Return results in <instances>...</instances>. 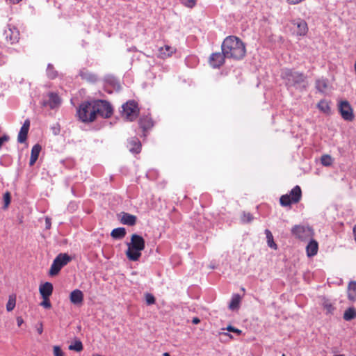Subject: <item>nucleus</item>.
I'll use <instances>...</instances> for the list:
<instances>
[{
	"mask_svg": "<svg viewBox=\"0 0 356 356\" xmlns=\"http://www.w3.org/2000/svg\"><path fill=\"white\" fill-rule=\"evenodd\" d=\"M104 80L106 84L111 86L114 88L120 87L118 80L113 75L105 76Z\"/></svg>",
	"mask_w": 356,
	"mask_h": 356,
	"instance_id": "30",
	"label": "nucleus"
},
{
	"mask_svg": "<svg viewBox=\"0 0 356 356\" xmlns=\"http://www.w3.org/2000/svg\"><path fill=\"white\" fill-rule=\"evenodd\" d=\"M334 356H345L344 355H334Z\"/></svg>",
	"mask_w": 356,
	"mask_h": 356,
	"instance_id": "56",
	"label": "nucleus"
},
{
	"mask_svg": "<svg viewBox=\"0 0 356 356\" xmlns=\"http://www.w3.org/2000/svg\"><path fill=\"white\" fill-rule=\"evenodd\" d=\"M322 306L326 310L327 314H332L335 310V307L333 306L330 300L325 297L322 298Z\"/></svg>",
	"mask_w": 356,
	"mask_h": 356,
	"instance_id": "27",
	"label": "nucleus"
},
{
	"mask_svg": "<svg viewBox=\"0 0 356 356\" xmlns=\"http://www.w3.org/2000/svg\"><path fill=\"white\" fill-rule=\"evenodd\" d=\"M79 74L82 79H84L90 83H95L97 81V76L95 74L90 72L86 69L81 70Z\"/></svg>",
	"mask_w": 356,
	"mask_h": 356,
	"instance_id": "22",
	"label": "nucleus"
},
{
	"mask_svg": "<svg viewBox=\"0 0 356 356\" xmlns=\"http://www.w3.org/2000/svg\"><path fill=\"white\" fill-rule=\"evenodd\" d=\"M289 4L295 5L301 3L304 0H286Z\"/></svg>",
	"mask_w": 356,
	"mask_h": 356,
	"instance_id": "47",
	"label": "nucleus"
},
{
	"mask_svg": "<svg viewBox=\"0 0 356 356\" xmlns=\"http://www.w3.org/2000/svg\"><path fill=\"white\" fill-rule=\"evenodd\" d=\"M318 243L314 240H311L306 247L307 256L311 257L317 254L318 252Z\"/></svg>",
	"mask_w": 356,
	"mask_h": 356,
	"instance_id": "25",
	"label": "nucleus"
},
{
	"mask_svg": "<svg viewBox=\"0 0 356 356\" xmlns=\"http://www.w3.org/2000/svg\"><path fill=\"white\" fill-rule=\"evenodd\" d=\"M173 53V49L170 46L165 45L163 47H161L159 49L160 56L162 58L170 56Z\"/></svg>",
	"mask_w": 356,
	"mask_h": 356,
	"instance_id": "31",
	"label": "nucleus"
},
{
	"mask_svg": "<svg viewBox=\"0 0 356 356\" xmlns=\"http://www.w3.org/2000/svg\"><path fill=\"white\" fill-rule=\"evenodd\" d=\"M282 356H285V355H284V354H283V355H282Z\"/></svg>",
	"mask_w": 356,
	"mask_h": 356,
	"instance_id": "57",
	"label": "nucleus"
},
{
	"mask_svg": "<svg viewBox=\"0 0 356 356\" xmlns=\"http://www.w3.org/2000/svg\"><path fill=\"white\" fill-rule=\"evenodd\" d=\"M3 35L6 40L10 41L11 44L18 42L19 33L15 28H9L8 30L5 31Z\"/></svg>",
	"mask_w": 356,
	"mask_h": 356,
	"instance_id": "17",
	"label": "nucleus"
},
{
	"mask_svg": "<svg viewBox=\"0 0 356 356\" xmlns=\"http://www.w3.org/2000/svg\"><path fill=\"white\" fill-rule=\"evenodd\" d=\"M302 197V191L299 186H294L289 194L282 195L280 198V204L282 207L291 206L300 202Z\"/></svg>",
	"mask_w": 356,
	"mask_h": 356,
	"instance_id": "5",
	"label": "nucleus"
},
{
	"mask_svg": "<svg viewBox=\"0 0 356 356\" xmlns=\"http://www.w3.org/2000/svg\"><path fill=\"white\" fill-rule=\"evenodd\" d=\"M241 302V296L238 294H234L232 297L231 301L229 305V308L231 310H235L239 307Z\"/></svg>",
	"mask_w": 356,
	"mask_h": 356,
	"instance_id": "28",
	"label": "nucleus"
},
{
	"mask_svg": "<svg viewBox=\"0 0 356 356\" xmlns=\"http://www.w3.org/2000/svg\"><path fill=\"white\" fill-rule=\"evenodd\" d=\"M227 56L222 51L213 53L209 58V63L213 68H219L224 63Z\"/></svg>",
	"mask_w": 356,
	"mask_h": 356,
	"instance_id": "11",
	"label": "nucleus"
},
{
	"mask_svg": "<svg viewBox=\"0 0 356 356\" xmlns=\"http://www.w3.org/2000/svg\"><path fill=\"white\" fill-rule=\"evenodd\" d=\"M139 126L145 132L153 127V122L150 117L144 116L139 120Z\"/></svg>",
	"mask_w": 356,
	"mask_h": 356,
	"instance_id": "23",
	"label": "nucleus"
},
{
	"mask_svg": "<svg viewBox=\"0 0 356 356\" xmlns=\"http://www.w3.org/2000/svg\"><path fill=\"white\" fill-rule=\"evenodd\" d=\"M126 229L124 227H118L113 229L111 233V236L114 239H122L126 236Z\"/></svg>",
	"mask_w": 356,
	"mask_h": 356,
	"instance_id": "26",
	"label": "nucleus"
},
{
	"mask_svg": "<svg viewBox=\"0 0 356 356\" xmlns=\"http://www.w3.org/2000/svg\"><path fill=\"white\" fill-rule=\"evenodd\" d=\"M47 75L50 79H54L58 76V72L54 69V65L51 63H49L47 65Z\"/></svg>",
	"mask_w": 356,
	"mask_h": 356,
	"instance_id": "34",
	"label": "nucleus"
},
{
	"mask_svg": "<svg viewBox=\"0 0 356 356\" xmlns=\"http://www.w3.org/2000/svg\"><path fill=\"white\" fill-rule=\"evenodd\" d=\"M62 103L61 98L56 92H50L47 94V98L43 99L41 105L43 107H49L51 109L58 108Z\"/></svg>",
	"mask_w": 356,
	"mask_h": 356,
	"instance_id": "9",
	"label": "nucleus"
},
{
	"mask_svg": "<svg viewBox=\"0 0 356 356\" xmlns=\"http://www.w3.org/2000/svg\"><path fill=\"white\" fill-rule=\"evenodd\" d=\"M46 229H49L51 227V219L49 218H45Z\"/></svg>",
	"mask_w": 356,
	"mask_h": 356,
	"instance_id": "48",
	"label": "nucleus"
},
{
	"mask_svg": "<svg viewBox=\"0 0 356 356\" xmlns=\"http://www.w3.org/2000/svg\"><path fill=\"white\" fill-rule=\"evenodd\" d=\"M200 322V320L199 318L197 317H194L193 319H192V323L195 325H197Z\"/></svg>",
	"mask_w": 356,
	"mask_h": 356,
	"instance_id": "50",
	"label": "nucleus"
},
{
	"mask_svg": "<svg viewBox=\"0 0 356 356\" xmlns=\"http://www.w3.org/2000/svg\"><path fill=\"white\" fill-rule=\"evenodd\" d=\"M92 100L84 101L78 107L76 115L80 121L84 123L92 122L95 121V111L92 108Z\"/></svg>",
	"mask_w": 356,
	"mask_h": 356,
	"instance_id": "4",
	"label": "nucleus"
},
{
	"mask_svg": "<svg viewBox=\"0 0 356 356\" xmlns=\"http://www.w3.org/2000/svg\"><path fill=\"white\" fill-rule=\"evenodd\" d=\"M53 289V284L49 282L41 284L39 288L40 293L43 299L49 298L52 294Z\"/></svg>",
	"mask_w": 356,
	"mask_h": 356,
	"instance_id": "16",
	"label": "nucleus"
},
{
	"mask_svg": "<svg viewBox=\"0 0 356 356\" xmlns=\"http://www.w3.org/2000/svg\"><path fill=\"white\" fill-rule=\"evenodd\" d=\"M280 76L288 90L295 89L300 92H303L309 86L307 75L294 69H282Z\"/></svg>",
	"mask_w": 356,
	"mask_h": 356,
	"instance_id": "1",
	"label": "nucleus"
},
{
	"mask_svg": "<svg viewBox=\"0 0 356 356\" xmlns=\"http://www.w3.org/2000/svg\"><path fill=\"white\" fill-rule=\"evenodd\" d=\"M221 50L227 58L236 60L243 59L246 54L245 43L235 35H229L224 39Z\"/></svg>",
	"mask_w": 356,
	"mask_h": 356,
	"instance_id": "2",
	"label": "nucleus"
},
{
	"mask_svg": "<svg viewBox=\"0 0 356 356\" xmlns=\"http://www.w3.org/2000/svg\"><path fill=\"white\" fill-rule=\"evenodd\" d=\"M10 201H11V196H10V194L9 192H6L4 195H3V202H4V209H6L8 205L10 204Z\"/></svg>",
	"mask_w": 356,
	"mask_h": 356,
	"instance_id": "39",
	"label": "nucleus"
},
{
	"mask_svg": "<svg viewBox=\"0 0 356 356\" xmlns=\"http://www.w3.org/2000/svg\"><path fill=\"white\" fill-rule=\"evenodd\" d=\"M30 127V121L29 120H26L20 129V131L18 134L17 141L19 143H23L26 140L28 132Z\"/></svg>",
	"mask_w": 356,
	"mask_h": 356,
	"instance_id": "15",
	"label": "nucleus"
},
{
	"mask_svg": "<svg viewBox=\"0 0 356 356\" xmlns=\"http://www.w3.org/2000/svg\"><path fill=\"white\" fill-rule=\"evenodd\" d=\"M225 335L229 337L230 338H232V335L228 333H225Z\"/></svg>",
	"mask_w": 356,
	"mask_h": 356,
	"instance_id": "54",
	"label": "nucleus"
},
{
	"mask_svg": "<svg viewBox=\"0 0 356 356\" xmlns=\"http://www.w3.org/2000/svg\"><path fill=\"white\" fill-rule=\"evenodd\" d=\"M22 0H14L13 2L14 3H19V1H21Z\"/></svg>",
	"mask_w": 356,
	"mask_h": 356,
	"instance_id": "55",
	"label": "nucleus"
},
{
	"mask_svg": "<svg viewBox=\"0 0 356 356\" xmlns=\"http://www.w3.org/2000/svg\"><path fill=\"white\" fill-rule=\"evenodd\" d=\"M348 298L350 301L356 300V291H348Z\"/></svg>",
	"mask_w": 356,
	"mask_h": 356,
	"instance_id": "45",
	"label": "nucleus"
},
{
	"mask_svg": "<svg viewBox=\"0 0 356 356\" xmlns=\"http://www.w3.org/2000/svg\"><path fill=\"white\" fill-rule=\"evenodd\" d=\"M328 86V80L325 78L318 79L315 82V88L318 92L324 93Z\"/></svg>",
	"mask_w": 356,
	"mask_h": 356,
	"instance_id": "24",
	"label": "nucleus"
},
{
	"mask_svg": "<svg viewBox=\"0 0 356 356\" xmlns=\"http://www.w3.org/2000/svg\"><path fill=\"white\" fill-rule=\"evenodd\" d=\"M343 319L346 321H352L356 318V309L354 307L348 308L343 314Z\"/></svg>",
	"mask_w": 356,
	"mask_h": 356,
	"instance_id": "29",
	"label": "nucleus"
},
{
	"mask_svg": "<svg viewBox=\"0 0 356 356\" xmlns=\"http://www.w3.org/2000/svg\"><path fill=\"white\" fill-rule=\"evenodd\" d=\"M292 24L297 27V35L299 36H305L308 32V26L307 22L302 19L293 20Z\"/></svg>",
	"mask_w": 356,
	"mask_h": 356,
	"instance_id": "13",
	"label": "nucleus"
},
{
	"mask_svg": "<svg viewBox=\"0 0 356 356\" xmlns=\"http://www.w3.org/2000/svg\"><path fill=\"white\" fill-rule=\"evenodd\" d=\"M17 322L18 326H20L23 323V319L21 317H18L17 318Z\"/></svg>",
	"mask_w": 356,
	"mask_h": 356,
	"instance_id": "52",
	"label": "nucleus"
},
{
	"mask_svg": "<svg viewBox=\"0 0 356 356\" xmlns=\"http://www.w3.org/2000/svg\"><path fill=\"white\" fill-rule=\"evenodd\" d=\"M70 300L74 305H80L83 301V293L79 289L72 291L70 295Z\"/></svg>",
	"mask_w": 356,
	"mask_h": 356,
	"instance_id": "20",
	"label": "nucleus"
},
{
	"mask_svg": "<svg viewBox=\"0 0 356 356\" xmlns=\"http://www.w3.org/2000/svg\"><path fill=\"white\" fill-rule=\"evenodd\" d=\"M348 291H356V282L350 281L348 284Z\"/></svg>",
	"mask_w": 356,
	"mask_h": 356,
	"instance_id": "46",
	"label": "nucleus"
},
{
	"mask_svg": "<svg viewBox=\"0 0 356 356\" xmlns=\"http://www.w3.org/2000/svg\"><path fill=\"white\" fill-rule=\"evenodd\" d=\"M339 111L343 120L352 121L354 119L353 110L348 101L344 100L339 102Z\"/></svg>",
	"mask_w": 356,
	"mask_h": 356,
	"instance_id": "10",
	"label": "nucleus"
},
{
	"mask_svg": "<svg viewBox=\"0 0 356 356\" xmlns=\"http://www.w3.org/2000/svg\"><path fill=\"white\" fill-rule=\"evenodd\" d=\"M16 305V296L15 295L9 296L8 301L6 304V309L8 312H11L14 309Z\"/></svg>",
	"mask_w": 356,
	"mask_h": 356,
	"instance_id": "37",
	"label": "nucleus"
},
{
	"mask_svg": "<svg viewBox=\"0 0 356 356\" xmlns=\"http://www.w3.org/2000/svg\"><path fill=\"white\" fill-rule=\"evenodd\" d=\"M40 305L46 309H50L51 307V304L49 300V298H47V299H43V301L41 302Z\"/></svg>",
	"mask_w": 356,
	"mask_h": 356,
	"instance_id": "42",
	"label": "nucleus"
},
{
	"mask_svg": "<svg viewBox=\"0 0 356 356\" xmlns=\"http://www.w3.org/2000/svg\"><path fill=\"white\" fill-rule=\"evenodd\" d=\"M122 115L129 121L134 120L138 113V104L134 100H130L122 106Z\"/></svg>",
	"mask_w": 356,
	"mask_h": 356,
	"instance_id": "8",
	"label": "nucleus"
},
{
	"mask_svg": "<svg viewBox=\"0 0 356 356\" xmlns=\"http://www.w3.org/2000/svg\"><path fill=\"white\" fill-rule=\"evenodd\" d=\"M334 159L329 154H324L321 156V162L323 166H330L333 163Z\"/></svg>",
	"mask_w": 356,
	"mask_h": 356,
	"instance_id": "36",
	"label": "nucleus"
},
{
	"mask_svg": "<svg viewBox=\"0 0 356 356\" xmlns=\"http://www.w3.org/2000/svg\"><path fill=\"white\" fill-rule=\"evenodd\" d=\"M0 140H1V143L3 144V143H5L9 140V136L8 135L5 134L2 137H0Z\"/></svg>",
	"mask_w": 356,
	"mask_h": 356,
	"instance_id": "49",
	"label": "nucleus"
},
{
	"mask_svg": "<svg viewBox=\"0 0 356 356\" xmlns=\"http://www.w3.org/2000/svg\"><path fill=\"white\" fill-rule=\"evenodd\" d=\"M292 235L300 241H307L312 237L313 230L309 226L296 225L291 230Z\"/></svg>",
	"mask_w": 356,
	"mask_h": 356,
	"instance_id": "7",
	"label": "nucleus"
},
{
	"mask_svg": "<svg viewBox=\"0 0 356 356\" xmlns=\"http://www.w3.org/2000/svg\"><path fill=\"white\" fill-rule=\"evenodd\" d=\"M226 330L229 332H234V333H236L237 334H241L242 331L238 328H236L232 325H228L226 328Z\"/></svg>",
	"mask_w": 356,
	"mask_h": 356,
	"instance_id": "44",
	"label": "nucleus"
},
{
	"mask_svg": "<svg viewBox=\"0 0 356 356\" xmlns=\"http://www.w3.org/2000/svg\"><path fill=\"white\" fill-rule=\"evenodd\" d=\"M268 245L274 250H277V245L273 240V236L269 229L265 230Z\"/></svg>",
	"mask_w": 356,
	"mask_h": 356,
	"instance_id": "32",
	"label": "nucleus"
},
{
	"mask_svg": "<svg viewBox=\"0 0 356 356\" xmlns=\"http://www.w3.org/2000/svg\"><path fill=\"white\" fill-rule=\"evenodd\" d=\"M128 248L126 251V255L127 257L130 260L133 261H136L139 260L140 257H141V252L142 250L131 246V245H127Z\"/></svg>",
	"mask_w": 356,
	"mask_h": 356,
	"instance_id": "12",
	"label": "nucleus"
},
{
	"mask_svg": "<svg viewBox=\"0 0 356 356\" xmlns=\"http://www.w3.org/2000/svg\"><path fill=\"white\" fill-rule=\"evenodd\" d=\"M127 245H131V246L143 250L145 247V241L141 236L137 234H134L131 237L130 242L127 243Z\"/></svg>",
	"mask_w": 356,
	"mask_h": 356,
	"instance_id": "14",
	"label": "nucleus"
},
{
	"mask_svg": "<svg viewBox=\"0 0 356 356\" xmlns=\"http://www.w3.org/2000/svg\"><path fill=\"white\" fill-rule=\"evenodd\" d=\"M41 149L42 147L39 144H35L33 146L31 152V158L29 160V165L31 166L33 165L38 160Z\"/></svg>",
	"mask_w": 356,
	"mask_h": 356,
	"instance_id": "21",
	"label": "nucleus"
},
{
	"mask_svg": "<svg viewBox=\"0 0 356 356\" xmlns=\"http://www.w3.org/2000/svg\"><path fill=\"white\" fill-rule=\"evenodd\" d=\"M241 220L243 222H250L253 220V216L250 213L243 212Z\"/></svg>",
	"mask_w": 356,
	"mask_h": 356,
	"instance_id": "38",
	"label": "nucleus"
},
{
	"mask_svg": "<svg viewBox=\"0 0 356 356\" xmlns=\"http://www.w3.org/2000/svg\"><path fill=\"white\" fill-rule=\"evenodd\" d=\"M317 108L325 113H329L330 111L329 104L325 99H322L318 103Z\"/></svg>",
	"mask_w": 356,
	"mask_h": 356,
	"instance_id": "33",
	"label": "nucleus"
},
{
	"mask_svg": "<svg viewBox=\"0 0 356 356\" xmlns=\"http://www.w3.org/2000/svg\"><path fill=\"white\" fill-rule=\"evenodd\" d=\"M71 261L72 257L67 253H60L53 261L49 270V275L51 276L58 275L61 268Z\"/></svg>",
	"mask_w": 356,
	"mask_h": 356,
	"instance_id": "6",
	"label": "nucleus"
},
{
	"mask_svg": "<svg viewBox=\"0 0 356 356\" xmlns=\"http://www.w3.org/2000/svg\"><path fill=\"white\" fill-rule=\"evenodd\" d=\"M54 356H64V353L59 346L54 347Z\"/></svg>",
	"mask_w": 356,
	"mask_h": 356,
	"instance_id": "43",
	"label": "nucleus"
},
{
	"mask_svg": "<svg viewBox=\"0 0 356 356\" xmlns=\"http://www.w3.org/2000/svg\"><path fill=\"white\" fill-rule=\"evenodd\" d=\"M145 301L147 305H150L155 303L156 299L152 294L147 293L145 295Z\"/></svg>",
	"mask_w": 356,
	"mask_h": 356,
	"instance_id": "40",
	"label": "nucleus"
},
{
	"mask_svg": "<svg viewBox=\"0 0 356 356\" xmlns=\"http://www.w3.org/2000/svg\"><path fill=\"white\" fill-rule=\"evenodd\" d=\"M93 107L95 111V121L99 115L103 118H110L113 114V108L111 103L104 99H93Z\"/></svg>",
	"mask_w": 356,
	"mask_h": 356,
	"instance_id": "3",
	"label": "nucleus"
},
{
	"mask_svg": "<svg viewBox=\"0 0 356 356\" xmlns=\"http://www.w3.org/2000/svg\"><path fill=\"white\" fill-rule=\"evenodd\" d=\"M69 349L76 352H81L83 349V343L79 339H76L69 346Z\"/></svg>",
	"mask_w": 356,
	"mask_h": 356,
	"instance_id": "35",
	"label": "nucleus"
},
{
	"mask_svg": "<svg viewBox=\"0 0 356 356\" xmlns=\"http://www.w3.org/2000/svg\"><path fill=\"white\" fill-rule=\"evenodd\" d=\"M128 147L131 152L138 154L141 150V143L138 138L133 137L128 140Z\"/></svg>",
	"mask_w": 356,
	"mask_h": 356,
	"instance_id": "19",
	"label": "nucleus"
},
{
	"mask_svg": "<svg viewBox=\"0 0 356 356\" xmlns=\"http://www.w3.org/2000/svg\"><path fill=\"white\" fill-rule=\"evenodd\" d=\"M37 331L38 332L41 334L43 332V328H42V323H40V326L39 327L37 328Z\"/></svg>",
	"mask_w": 356,
	"mask_h": 356,
	"instance_id": "51",
	"label": "nucleus"
},
{
	"mask_svg": "<svg viewBox=\"0 0 356 356\" xmlns=\"http://www.w3.org/2000/svg\"><path fill=\"white\" fill-rule=\"evenodd\" d=\"M163 356H170V355L168 353H164Z\"/></svg>",
	"mask_w": 356,
	"mask_h": 356,
	"instance_id": "53",
	"label": "nucleus"
},
{
	"mask_svg": "<svg viewBox=\"0 0 356 356\" xmlns=\"http://www.w3.org/2000/svg\"><path fill=\"white\" fill-rule=\"evenodd\" d=\"M137 218L136 216L126 212L121 213L120 222L123 225L134 226L136 225Z\"/></svg>",
	"mask_w": 356,
	"mask_h": 356,
	"instance_id": "18",
	"label": "nucleus"
},
{
	"mask_svg": "<svg viewBox=\"0 0 356 356\" xmlns=\"http://www.w3.org/2000/svg\"><path fill=\"white\" fill-rule=\"evenodd\" d=\"M181 3L188 8H193L196 3V0H181Z\"/></svg>",
	"mask_w": 356,
	"mask_h": 356,
	"instance_id": "41",
	"label": "nucleus"
}]
</instances>
